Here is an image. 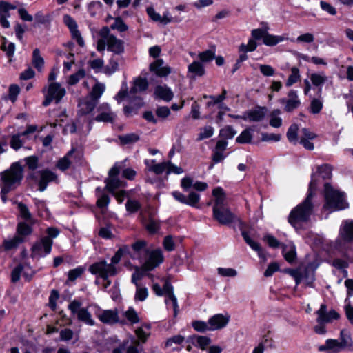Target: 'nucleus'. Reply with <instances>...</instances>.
Instances as JSON below:
<instances>
[{
  "label": "nucleus",
  "mask_w": 353,
  "mask_h": 353,
  "mask_svg": "<svg viewBox=\"0 0 353 353\" xmlns=\"http://www.w3.org/2000/svg\"><path fill=\"white\" fill-rule=\"evenodd\" d=\"M316 185V176L312 174L307 197L302 203L295 207L289 215V223L296 230L301 228L303 224L307 223L310 220L314 209L312 199L313 191L315 190Z\"/></svg>",
  "instance_id": "obj_1"
},
{
  "label": "nucleus",
  "mask_w": 353,
  "mask_h": 353,
  "mask_svg": "<svg viewBox=\"0 0 353 353\" xmlns=\"http://www.w3.org/2000/svg\"><path fill=\"white\" fill-rule=\"evenodd\" d=\"M0 180L1 198L3 203L7 201L6 194L14 190L21 183L23 179V168L19 163L16 162L10 168L1 172Z\"/></svg>",
  "instance_id": "obj_2"
},
{
  "label": "nucleus",
  "mask_w": 353,
  "mask_h": 353,
  "mask_svg": "<svg viewBox=\"0 0 353 353\" xmlns=\"http://www.w3.org/2000/svg\"><path fill=\"white\" fill-rule=\"evenodd\" d=\"M324 196L325 202L323 209L325 211L332 212L348 208L344 193L334 189L329 183L325 184Z\"/></svg>",
  "instance_id": "obj_3"
},
{
  "label": "nucleus",
  "mask_w": 353,
  "mask_h": 353,
  "mask_svg": "<svg viewBox=\"0 0 353 353\" xmlns=\"http://www.w3.org/2000/svg\"><path fill=\"white\" fill-rule=\"evenodd\" d=\"M43 92L45 96L43 101V106L49 105L53 101L59 103L65 95L66 91L59 83L51 82L48 87L43 88Z\"/></svg>",
  "instance_id": "obj_4"
},
{
  "label": "nucleus",
  "mask_w": 353,
  "mask_h": 353,
  "mask_svg": "<svg viewBox=\"0 0 353 353\" xmlns=\"http://www.w3.org/2000/svg\"><path fill=\"white\" fill-rule=\"evenodd\" d=\"M82 303L77 300L74 299L68 305V310L71 312L73 316H76L79 321H81L90 326L95 325V321L92 319L90 312L87 307H81Z\"/></svg>",
  "instance_id": "obj_5"
},
{
  "label": "nucleus",
  "mask_w": 353,
  "mask_h": 353,
  "mask_svg": "<svg viewBox=\"0 0 353 353\" xmlns=\"http://www.w3.org/2000/svg\"><path fill=\"white\" fill-rule=\"evenodd\" d=\"M89 271L92 274H99L103 280H107L110 276H115L118 273L116 266L108 263L104 260L92 264L89 267Z\"/></svg>",
  "instance_id": "obj_6"
},
{
  "label": "nucleus",
  "mask_w": 353,
  "mask_h": 353,
  "mask_svg": "<svg viewBox=\"0 0 353 353\" xmlns=\"http://www.w3.org/2000/svg\"><path fill=\"white\" fill-rule=\"evenodd\" d=\"M101 34L108 39V51L114 55H121L125 51V43L121 39L110 34V28L107 26L102 28Z\"/></svg>",
  "instance_id": "obj_7"
},
{
  "label": "nucleus",
  "mask_w": 353,
  "mask_h": 353,
  "mask_svg": "<svg viewBox=\"0 0 353 353\" xmlns=\"http://www.w3.org/2000/svg\"><path fill=\"white\" fill-rule=\"evenodd\" d=\"M97 115L89 121V130L91 129L94 121L97 122L113 123L117 114L112 110L110 105L107 103H103L97 108Z\"/></svg>",
  "instance_id": "obj_8"
},
{
  "label": "nucleus",
  "mask_w": 353,
  "mask_h": 353,
  "mask_svg": "<svg viewBox=\"0 0 353 353\" xmlns=\"http://www.w3.org/2000/svg\"><path fill=\"white\" fill-rule=\"evenodd\" d=\"M120 173V168L117 164H115L109 171V176L105 180L106 183L105 188L113 193V192L121 187H124L125 183L121 181L118 176Z\"/></svg>",
  "instance_id": "obj_9"
},
{
  "label": "nucleus",
  "mask_w": 353,
  "mask_h": 353,
  "mask_svg": "<svg viewBox=\"0 0 353 353\" xmlns=\"http://www.w3.org/2000/svg\"><path fill=\"white\" fill-rule=\"evenodd\" d=\"M52 243V241H50L49 238L42 237L33 245L32 248V257H41L50 254Z\"/></svg>",
  "instance_id": "obj_10"
},
{
  "label": "nucleus",
  "mask_w": 353,
  "mask_h": 353,
  "mask_svg": "<svg viewBox=\"0 0 353 353\" xmlns=\"http://www.w3.org/2000/svg\"><path fill=\"white\" fill-rule=\"evenodd\" d=\"M94 306L97 308L95 315L103 323L113 325L119 321L117 310H101L97 305Z\"/></svg>",
  "instance_id": "obj_11"
},
{
  "label": "nucleus",
  "mask_w": 353,
  "mask_h": 353,
  "mask_svg": "<svg viewBox=\"0 0 353 353\" xmlns=\"http://www.w3.org/2000/svg\"><path fill=\"white\" fill-rule=\"evenodd\" d=\"M213 217L222 225H229L237 219L236 216L227 207L213 209Z\"/></svg>",
  "instance_id": "obj_12"
},
{
  "label": "nucleus",
  "mask_w": 353,
  "mask_h": 353,
  "mask_svg": "<svg viewBox=\"0 0 353 353\" xmlns=\"http://www.w3.org/2000/svg\"><path fill=\"white\" fill-rule=\"evenodd\" d=\"M239 228L241 232L242 236L245 241L250 246V248L256 251L260 257H261V249L259 244L256 242L252 236L254 230L252 228H248L243 223L239 221Z\"/></svg>",
  "instance_id": "obj_13"
},
{
  "label": "nucleus",
  "mask_w": 353,
  "mask_h": 353,
  "mask_svg": "<svg viewBox=\"0 0 353 353\" xmlns=\"http://www.w3.org/2000/svg\"><path fill=\"white\" fill-rule=\"evenodd\" d=\"M63 23L69 28L73 39L81 47L84 46L85 43L81 37V32L78 30V26L74 19L69 14H65L63 18Z\"/></svg>",
  "instance_id": "obj_14"
},
{
  "label": "nucleus",
  "mask_w": 353,
  "mask_h": 353,
  "mask_svg": "<svg viewBox=\"0 0 353 353\" xmlns=\"http://www.w3.org/2000/svg\"><path fill=\"white\" fill-rule=\"evenodd\" d=\"M284 104V110L286 112H292L297 109L301 104L297 91L290 90L285 99H283L281 101Z\"/></svg>",
  "instance_id": "obj_15"
},
{
  "label": "nucleus",
  "mask_w": 353,
  "mask_h": 353,
  "mask_svg": "<svg viewBox=\"0 0 353 353\" xmlns=\"http://www.w3.org/2000/svg\"><path fill=\"white\" fill-rule=\"evenodd\" d=\"M316 314L318 315L316 321L320 324L328 323L339 318V314L335 310L327 312L326 305L324 304L321 305Z\"/></svg>",
  "instance_id": "obj_16"
},
{
  "label": "nucleus",
  "mask_w": 353,
  "mask_h": 353,
  "mask_svg": "<svg viewBox=\"0 0 353 353\" xmlns=\"http://www.w3.org/2000/svg\"><path fill=\"white\" fill-rule=\"evenodd\" d=\"M163 255L161 250H152L144 263L145 269L148 271L152 270L163 263Z\"/></svg>",
  "instance_id": "obj_17"
},
{
  "label": "nucleus",
  "mask_w": 353,
  "mask_h": 353,
  "mask_svg": "<svg viewBox=\"0 0 353 353\" xmlns=\"http://www.w3.org/2000/svg\"><path fill=\"white\" fill-rule=\"evenodd\" d=\"M163 294H165L167 296V298L165 300V304L168 305L169 303V301L172 302L174 308V316H176L179 310L177 299L175 295L174 294L173 286L168 281H166L163 285Z\"/></svg>",
  "instance_id": "obj_18"
},
{
  "label": "nucleus",
  "mask_w": 353,
  "mask_h": 353,
  "mask_svg": "<svg viewBox=\"0 0 353 353\" xmlns=\"http://www.w3.org/2000/svg\"><path fill=\"white\" fill-rule=\"evenodd\" d=\"M39 173L40 179L38 181V185L40 192H43L46 189L48 183L56 181L57 179V175L49 170H41Z\"/></svg>",
  "instance_id": "obj_19"
},
{
  "label": "nucleus",
  "mask_w": 353,
  "mask_h": 353,
  "mask_svg": "<svg viewBox=\"0 0 353 353\" xmlns=\"http://www.w3.org/2000/svg\"><path fill=\"white\" fill-rule=\"evenodd\" d=\"M77 157L74 156V150H70L63 157L61 158L57 163V168L65 171L76 163Z\"/></svg>",
  "instance_id": "obj_20"
},
{
  "label": "nucleus",
  "mask_w": 353,
  "mask_h": 353,
  "mask_svg": "<svg viewBox=\"0 0 353 353\" xmlns=\"http://www.w3.org/2000/svg\"><path fill=\"white\" fill-rule=\"evenodd\" d=\"M230 320V316H224L221 314H215L208 320L210 330H216L221 329L227 325Z\"/></svg>",
  "instance_id": "obj_21"
},
{
  "label": "nucleus",
  "mask_w": 353,
  "mask_h": 353,
  "mask_svg": "<svg viewBox=\"0 0 353 353\" xmlns=\"http://www.w3.org/2000/svg\"><path fill=\"white\" fill-rule=\"evenodd\" d=\"M339 237L344 241H353V221H343L339 229Z\"/></svg>",
  "instance_id": "obj_22"
},
{
  "label": "nucleus",
  "mask_w": 353,
  "mask_h": 353,
  "mask_svg": "<svg viewBox=\"0 0 353 353\" xmlns=\"http://www.w3.org/2000/svg\"><path fill=\"white\" fill-rule=\"evenodd\" d=\"M150 70L160 77H164L171 73L172 70L169 66H163V61L158 59L150 65Z\"/></svg>",
  "instance_id": "obj_23"
},
{
  "label": "nucleus",
  "mask_w": 353,
  "mask_h": 353,
  "mask_svg": "<svg viewBox=\"0 0 353 353\" xmlns=\"http://www.w3.org/2000/svg\"><path fill=\"white\" fill-rule=\"evenodd\" d=\"M316 137V135L315 133L310 131L307 128H303L299 142L303 145L305 149L308 150H313L314 146L310 141L314 139Z\"/></svg>",
  "instance_id": "obj_24"
},
{
  "label": "nucleus",
  "mask_w": 353,
  "mask_h": 353,
  "mask_svg": "<svg viewBox=\"0 0 353 353\" xmlns=\"http://www.w3.org/2000/svg\"><path fill=\"white\" fill-rule=\"evenodd\" d=\"M309 77L312 85L318 88V94H321L322 86L327 80V77L325 72H312Z\"/></svg>",
  "instance_id": "obj_25"
},
{
  "label": "nucleus",
  "mask_w": 353,
  "mask_h": 353,
  "mask_svg": "<svg viewBox=\"0 0 353 353\" xmlns=\"http://www.w3.org/2000/svg\"><path fill=\"white\" fill-rule=\"evenodd\" d=\"M265 117L264 108L262 107H256L244 112V121L250 122H256L261 121Z\"/></svg>",
  "instance_id": "obj_26"
},
{
  "label": "nucleus",
  "mask_w": 353,
  "mask_h": 353,
  "mask_svg": "<svg viewBox=\"0 0 353 353\" xmlns=\"http://www.w3.org/2000/svg\"><path fill=\"white\" fill-rule=\"evenodd\" d=\"M145 164L147 165L148 170L156 174H161L163 172H168V161H164L160 163H156L155 160H145Z\"/></svg>",
  "instance_id": "obj_27"
},
{
  "label": "nucleus",
  "mask_w": 353,
  "mask_h": 353,
  "mask_svg": "<svg viewBox=\"0 0 353 353\" xmlns=\"http://www.w3.org/2000/svg\"><path fill=\"white\" fill-rule=\"evenodd\" d=\"M148 88V82L146 79L139 77L134 81V85L129 92L128 97L132 99L133 94L145 91Z\"/></svg>",
  "instance_id": "obj_28"
},
{
  "label": "nucleus",
  "mask_w": 353,
  "mask_h": 353,
  "mask_svg": "<svg viewBox=\"0 0 353 353\" xmlns=\"http://www.w3.org/2000/svg\"><path fill=\"white\" fill-rule=\"evenodd\" d=\"M147 13L154 21L159 22L164 25L172 21V18L169 16L168 12H166L163 16H161L159 13L156 12L153 8L150 7L147 8Z\"/></svg>",
  "instance_id": "obj_29"
},
{
  "label": "nucleus",
  "mask_w": 353,
  "mask_h": 353,
  "mask_svg": "<svg viewBox=\"0 0 353 353\" xmlns=\"http://www.w3.org/2000/svg\"><path fill=\"white\" fill-rule=\"evenodd\" d=\"M154 94L165 101H170L174 97V93L167 85H157L154 90Z\"/></svg>",
  "instance_id": "obj_30"
},
{
  "label": "nucleus",
  "mask_w": 353,
  "mask_h": 353,
  "mask_svg": "<svg viewBox=\"0 0 353 353\" xmlns=\"http://www.w3.org/2000/svg\"><path fill=\"white\" fill-rule=\"evenodd\" d=\"M212 195L215 197L213 209H219L226 207V197L223 188L217 187L212 191Z\"/></svg>",
  "instance_id": "obj_31"
},
{
  "label": "nucleus",
  "mask_w": 353,
  "mask_h": 353,
  "mask_svg": "<svg viewBox=\"0 0 353 353\" xmlns=\"http://www.w3.org/2000/svg\"><path fill=\"white\" fill-rule=\"evenodd\" d=\"M257 46V43L254 40H249V42L247 45L242 43L239 48V51L240 53L239 57L237 59L239 62H243L248 59V56L246 53L248 52L254 51Z\"/></svg>",
  "instance_id": "obj_32"
},
{
  "label": "nucleus",
  "mask_w": 353,
  "mask_h": 353,
  "mask_svg": "<svg viewBox=\"0 0 353 353\" xmlns=\"http://www.w3.org/2000/svg\"><path fill=\"white\" fill-rule=\"evenodd\" d=\"M23 241L24 239L22 236L15 235L12 239L4 240L2 247L6 251L10 250L17 248Z\"/></svg>",
  "instance_id": "obj_33"
},
{
  "label": "nucleus",
  "mask_w": 353,
  "mask_h": 353,
  "mask_svg": "<svg viewBox=\"0 0 353 353\" xmlns=\"http://www.w3.org/2000/svg\"><path fill=\"white\" fill-rule=\"evenodd\" d=\"M323 107V100L321 94H319V97L312 99L308 110L311 114H316L322 110Z\"/></svg>",
  "instance_id": "obj_34"
},
{
  "label": "nucleus",
  "mask_w": 353,
  "mask_h": 353,
  "mask_svg": "<svg viewBox=\"0 0 353 353\" xmlns=\"http://www.w3.org/2000/svg\"><path fill=\"white\" fill-rule=\"evenodd\" d=\"M283 254L285 259L289 262L292 263L295 261L296 253V248L293 244L285 245L283 246Z\"/></svg>",
  "instance_id": "obj_35"
},
{
  "label": "nucleus",
  "mask_w": 353,
  "mask_h": 353,
  "mask_svg": "<svg viewBox=\"0 0 353 353\" xmlns=\"http://www.w3.org/2000/svg\"><path fill=\"white\" fill-rule=\"evenodd\" d=\"M188 72L194 77H202L205 74V68L203 64L199 61H194L188 65Z\"/></svg>",
  "instance_id": "obj_36"
},
{
  "label": "nucleus",
  "mask_w": 353,
  "mask_h": 353,
  "mask_svg": "<svg viewBox=\"0 0 353 353\" xmlns=\"http://www.w3.org/2000/svg\"><path fill=\"white\" fill-rule=\"evenodd\" d=\"M96 192L98 196L97 201V207L101 210L106 208L110 201L109 196L106 194L102 193L100 188H97Z\"/></svg>",
  "instance_id": "obj_37"
},
{
  "label": "nucleus",
  "mask_w": 353,
  "mask_h": 353,
  "mask_svg": "<svg viewBox=\"0 0 353 353\" xmlns=\"http://www.w3.org/2000/svg\"><path fill=\"white\" fill-rule=\"evenodd\" d=\"M1 39V49L6 52L7 57L10 58V61H11V58L14 56L15 52V45L14 43L8 42L5 37H2Z\"/></svg>",
  "instance_id": "obj_38"
},
{
  "label": "nucleus",
  "mask_w": 353,
  "mask_h": 353,
  "mask_svg": "<svg viewBox=\"0 0 353 353\" xmlns=\"http://www.w3.org/2000/svg\"><path fill=\"white\" fill-rule=\"evenodd\" d=\"M97 102L92 99L79 103V112L81 114H88L92 112L97 105Z\"/></svg>",
  "instance_id": "obj_39"
},
{
  "label": "nucleus",
  "mask_w": 353,
  "mask_h": 353,
  "mask_svg": "<svg viewBox=\"0 0 353 353\" xmlns=\"http://www.w3.org/2000/svg\"><path fill=\"white\" fill-rule=\"evenodd\" d=\"M291 74L289 75L285 85L287 87H291L294 83H297L301 79L299 69L296 67H292L290 69Z\"/></svg>",
  "instance_id": "obj_40"
},
{
  "label": "nucleus",
  "mask_w": 353,
  "mask_h": 353,
  "mask_svg": "<svg viewBox=\"0 0 353 353\" xmlns=\"http://www.w3.org/2000/svg\"><path fill=\"white\" fill-rule=\"evenodd\" d=\"M281 110H274L269 115V123L273 128H279L282 125V119L280 117Z\"/></svg>",
  "instance_id": "obj_41"
},
{
  "label": "nucleus",
  "mask_w": 353,
  "mask_h": 353,
  "mask_svg": "<svg viewBox=\"0 0 353 353\" xmlns=\"http://www.w3.org/2000/svg\"><path fill=\"white\" fill-rule=\"evenodd\" d=\"M298 130L299 127L295 123L292 124L288 130L286 134L288 140L293 144L299 143Z\"/></svg>",
  "instance_id": "obj_42"
},
{
  "label": "nucleus",
  "mask_w": 353,
  "mask_h": 353,
  "mask_svg": "<svg viewBox=\"0 0 353 353\" xmlns=\"http://www.w3.org/2000/svg\"><path fill=\"white\" fill-rule=\"evenodd\" d=\"M105 89V85L101 83H97L90 92L91 99L97 103L99 99L101 97Z\"/></svg>",
  "instance_id": "obj_43"
},
{
  "label": "nucleus",
  "mask_w": 353,
  "mask_h": 353,
  "mask_svg": "<svg viewBox=\"0 0 353 353\" xmlns=\"http://www.w3.org/2000/svg\"><path fill=\"white\" fill-rule=\"evenodd\" d=\"M148 296V290L143 285H137L134 294L136 301H144Z\"/></svg>",
  "instance_id": "obj_44"
},
{
  "label": "nucleus",
  "mask_w": 353,
  "mask_h": 353,
  "mask_svg": "<svg viewBox=\"0 0 353 353\" xmlns=\"http://www.w3.org/2000/svg\"><path fill=\"white\" fill-rule=\"evenodd\" d=\"M32 64L37 70L41 71L44 65V60L40 54V50L35 48L32 52Z\"/></svg>",
  "instance_id": "obj_45"
},
{
  "label": "nucleus",
  "mask_w": 353,
  "mask_h": 353,
  "mask_svg": "<svg viewBox=\"0 0 353 353\" xmlns=\"http://www.w3.org/2000/svg\"><path fill=\"white\" fill-rule=\"evenodd\" d=\"M85 270V268L82 266H79L74 269L70 270L68 273L67 283L74 281L84 273Z\"/></svg>",
  "instance_id": "obj_46"
},
{
  "label": "nucleus",
  "mask_w": 353,
  "mask_h": 353,
  "mask_svg": "<svg viewBox=\"0 0 353 353\" xmlns=\"http://www.w3.org/2000/svg\"><path fill=\"white\" fill-rule=\"evenodd\" d=\"M119 139L122 145L134 143L139 141V136L135 133H130L124 135L119 136Z\"/></svg>",
  "instance_id": "obj_47"
},
{
  "label": "nucleus",
  "mask_w": 353,
  "mask_h": 353,
  "mask_svg": "<svg viewBox=\"0 0 353 353\" xmlns=\"http://www.w3.org/2000/svg\"><path fill=\"white\" fill-rule=\"evenodd\" d=\"M141 203L137 200L128 199L125 203L126 210L130 214L137 212L138 210L141 209Z\"/></svg>",
  "instance_id": "obj_48"
},
{
  "label": "nucleus",
  "mask_w": 353,
  "mask_h": 353,
  "mask_svg": "<svg viewBox=\"0 0 353 353\" xmlns=\"http://www.w3.org/2000/svg\"><path fill=\"white\" fill-rule=\"evenodd\" d=\"M125 317L131 324H135L139 322V317L135 310L132 307H129L124 313Z\"/></svg>",
  "instance_id": "obj_49"
},
{
  "label": "nucleus",
  "mask_w": 353,
  "mask_h": 353,
  "mask_svg": "<svg viewBox=\"0 0 353 353\" xmlns=\"http://www.w3.org/2000/svg\"><path fill=\"white\" fill-rule=\"evenodd\" d=\"M17 232V236H22L24 239V236L31 234L32 228L26 223L21 222L18 224Z\"/></svg>",
  "instance_id": "obj_50"
},
{
  "label": "nucleus",
  "mask_w": 353,
  "mask_h": 353,
  "mask_svg": "<svg viewBox=\"0 0 353 353\" xmlns=\"http://www.w3.org/2000/svg\"><path fill=\"white\" fill-rule=\"evenodd\" d=\"M195 345L202 350L205 348L211 343V339L208 336H197L194 337Z\"/></svg>",
  "instance_id": "obj_51"
},
{
  "label": "nucleus",
  "mask_w": 353,
  "mask_h": 353,
  "mask_svg": "<svg viewBox=\"0 0 353 353\" xmlns=\"http://www.w3.org/2000/svg\"><path fill=\"white\" fill-rule=\"evenodd\" d=\"M339 343L343 348L352 346V339L350 337V334L347 331H341Z\"/></svg>",
  "instance_id": "obj_52"
},
{
  "label": "nucleus",
  "mask_w": 353,
  "mask_h": 353,
  "mask_svg": "<svg viewBox=\"0 0 353 353\" xmlns=\"http://www.w3.org/2000/svg\"><path fill=\"white\" fill-rule=\"evenodd\" d=\"M119 69V62L118 60L116 59L114 56H112L109 61L108 65L105 68V73L111 74L115 72Z\"/></svg>",
  "instance_id": "obj_53"
},
{
  "label": "nucleus",
  "mask_w": 353,
  "mask_h": 353,
  "mask_svg": "<svg viewBox=\"0 0 353 353\" xmlns=\"http://www.w3.org/2000/svg\"><path fill=\"white\" fill-rule=\"evenodd\" d=\"M199 58L203 63L212 61L215 58V51L212 50H207L199 54Z\"/></svg>",
  "instance_id": "obj_54"
},
{
  "label": "nucleus",
  "mask_w": 353,
  "mask_h": 353,
  "mask_svg": "<svg viewBox=\"0 0 353 353\" xmlns=\"http://www.w3.org/2000/svg\"><path fill=\"white\" fill-rule=\"evenodd\" d=\"M85 75L84 70H79L76 73L71 74L68 79V84L70 85H75Z\"/></svg>",
  "instance_id": "obj_55"
},
{
  "label": "nucleus",
  "mask_w": 353,
  "mask_h": 353,
  "mask_svg": "<svg viewBox=\"0 0 353 353\" xmlns=\"http://www.w3.org/2000/svg\"><path fill=\"white\" fill-rule=\"evenodd\" d=\"M252 134L250 129H246L243 130L239 137H237L236 141L239 143H248L252 140Z\"/></svg>",
  "instance_id": "obj_56"
},
{
  "label": "nucleus",
  "mask_w": 353,
  "mask_h": 353,
  "mask_svg": "<svg viewBox=\"0 0 353 353\" xmlns=\"http://www.w3.org/2000/svg\"><path fill=\"white\" fill-rule=\"evenodd\" d=\"M145 328L147 330H145L143 327H139L136 330V335L137 338L141 341L142 343H145L147 341L148 337L150 335V327L146 325Z\"/></svg>",
  "instance_id": "obj_57"
},
{
  "label": "nucleus",
  "mask_w": 353,
  "mask_h": 353,
  "mask_svg": "<svg viewBox=\"0 0 353 353\" xmlns=\"http://www.w3.org/2000/svg\"><path fill=\"white\" fill-rule=\"evenodd\" d=\"M110 28L123 32L128 30V26L120 17H117L115 19L114 22L110 26Z\"/></svg>",
  "instance_id": "obj_58"
},
{
  "label": "nucleus",
  "mask_w": 353,
  "mask_h": 353,
  "mask_svg": "<svg viewBox=\"0 0 353 353\" xmlns=\"http://www.w3.org/2000/svg\"><path fill=\"white\" fill-rule=\"evenodd\" d=\"M214 133V128L211 126H206L201 129L200 133L198 135L197 140L201 141L205 139L211 137Z\"/></svg>",
  "instance_id": "obj_59"
},
{
  "label": "nucleus",
  "mask_w": 353,
  "mask_h": 353,
  "mask_svg": "<svg viewBox=\"0 0 353 353\" xmlns=\"http://www.w3.org/2000/svg\"><path fill=\"white\" fill-rule=\"evenodd\" d=\"M24 270V266L21 264L17 265L11 272V281L13 283H17L19 281L21 274Z\"/></svg>",
  "instance_id": "obj_60"
},
{
  "label": "nucleus",
  "mask_w": 353,
  "mask_h": 353,
  "mask_svg": "<svg viewBox=\"0 0 353 353\" xmlns=\"http://www.w3.org/2000/svg\"><path fill=\"white\" fill-rule=\"evenodd\" d=\"M327 343L329 350H331L333 353H338L343 349L339 341L336 339H327Z\"/></svg>",
  "instance_id": "obj_61"
},
{
  "label": "nucleus",
  "mask_w": 353,
  "mask_h": 353,
  "mask_svg": "<svg viewBox=\"0 0 353 353\" xmlns=\"http://www.w3.org/2000/svg\"><path fill=\"white\" fill-rule=\"evenodd\" d=\"M284 40L282 36H274L266 32V46H273Z\"/></svg>",
  "instance_id": "obj_62"
},
{
  "label": "nucleus",
  "mask_w": 353,
  "mask_h": 353,
  "mask_svg": "<svg viewBox=\"0 0 353 353\" xmlns=\"http://www.w3.org/2000/svg\"><path fill=\"white\" fill-rule=\"evenodd\" d=\"M21 136V134H17L11 137L10 147L14 150H18L23 145V142L20 139Z\"/></svg>",
  "instance_id": "obj_63"
},
{
  "label": "nucleus",
  "mask_w": 353,
  "mask_h": 353,
  "mask_svg": "<svg viewBox=\"0 0 353 353\" xmlns=\"http://www.w3.org/2000/svg\"><path fill=\"white\" fill-rule=\"evenodd\" d=\"M217 272L219 275L224 277H234L237 274L236 270L230 268H218Z\"/></svg>",
  "instance_id": "obj_64"
}]
</instances>
